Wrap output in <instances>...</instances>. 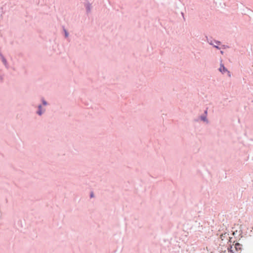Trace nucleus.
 <instances>
[{"mask_svg": "<svg viewBox=\"0 0 253 253\" xmlns=\"http://www.w3.org/2000/svg\"><path fill=\"white\" fill-rule=\"evenodd\" d=\"M86 10L88 12L90 11V4H87V5H86Z\"/></svg>", "mask_w": 253, "mask_h": 253, "instance_id": "nucleus-5", "label": "nucleus"}, {"mask_svg": "<svg viewBox=\"0 0 253 253\" xmlns=\"http://www.w3.org/2000/svg\"><path fill=\"white\" fill-rule=\"evenodd\" d=\"M39 111L38 112V114H39L40 115H41L42 114V112L41 111V106H39Z\"/></svg>", "mask_w": 253, "mask_h": 253, "instance_id": "nucleus-6", "label": "nucleus"}, {"mask_svg": "<svg viewBox=\"0 0 253 253\" xmlns=\"http://www.w3.org/2000/svg\"><path fill=\"white\" fill-rule=\"evenodd\" d=\"M241 246L242 245L239 243H236L235 245V248L237 251L241 250Z\"/></svg>", "mask_w": 253, "mask_h": 253, "instance_id": "nucleus-4", "label": "nucleus"}, {"mask_svg": "<svg viewBox=\"0 0 253 253\" xmlns=\"http://www.w3.org/2000/svg\"><path fill=\"white\" fill-rule=\"evenodd\" d=\"M3 61L4 63H5V62H6L5 59H3Z\"/></svg>", "mask_w": 253, "mask_h": 253, "instance_id": "nucleus-11", "label": "nucleus"}, {"mask_svg": "<svg viewBox=\"0 0 253 253\" xmlns=\"http://www.w3.org/2000/svg\"><path fill=\"white\" fill-rule=\"evenodd\" d=\"M218 70L220 72H221L222 74H225V73H227L228 74V75L229 77L231 76V74L230 71H229L224 66V64L222 63V61H221L220 64V67L218 69Z\"/></svg>", "mask_w": 253, "mask_h": 253, "instance_id": "nucleus-2", "label": "nucleus"}, {"mask_svg": "<svg viewBox=\"0 0 253 253\" xmlns=\"http://www.w3.org/2000/svg\"><path fill=\"white\" fill-rule=\"evenodd\" d=\"M69 35V34L67 32V31H66L65 29H64V36L66 37H67Z\"/></svg>", "mask_w": 253, "mask_h": 253, "instance_id": "nucleus-7", "label": "nucleus"}, {"mask_svg": "<svg viewBox=\"0 0 253 253\" xmlns=\"http://www.w3.org/2000/svg\"><path fill=\"white\" fill-rule=\"evenodd\" d=\"M220 53H221V54H224V51H222V50H221V51H220Z\"/></svg>", "mask_w": 253, "mask_h": 253, "instance_id": "nucleus-10", "label": "nucleus"}, {"mask_svg": "<svg viewBox=\"0 0 253 253\" xmlns=\"http://www.w3.org/2000/svg\"><path fill=\"white\" fill-rule=\"evenodd\" d=\"M205 115H202L200 116V119L203 121L204 122H206V123H208L209 121L207 117V111L206 110L205 111Z\"/></svg>", "mask_w": 253, "mask_h": 253, "instance_id": "nucleus-3", "label": "nucleus"}, {"mask_svg": "<svg viewBox=\"0 0 253 253\" xmlns=\"http://www.w3.org/2000/svg\"><path fill=\"white\" fill-rule=\"evenodd\" d=\"M207 42L210 45H212L214 47L216 48V49H220V47H219V45L221 44L220 42L214 40L207 39Z\"/></svg>", "mask_w": 253, "mask_h": 253, "instance_id": "nucleus-1", "label": "nucleus"}, {"mask_svg": "<svg viewBox=\"0 0 253 253\" xmlns=\"http://www.w3.org/2000/svg\"><path fill=\"white\" fill-rule=\"evenodd\" d=\"M232 246H231L230 248H228V252H230V253H233V251H232Z\"/></svg>", "mask_w": 253, "mask_h": 253, "instance_id": "nucleus-8", "label": "nucleus"}, {"mask_svg": "<svg viewBox=\"0 0 253 253\" xmlns=\"http://www.w3.org/2000/svg\"><path fill=\"white\" fill-rule=\"evenodd\" d=\"M42 102H43V104L44 105H46L47 104V103L45 101H43Z\"/></svg>", "mask_w": 253, "mask_h": 253, "instance_id": "nucleus-9", "label": "nucleus"}]
</instances>
